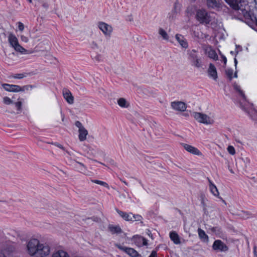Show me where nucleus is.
<instances>
[{"mask_svg": "<svg viewBox=\"0 0 257 257\" xmlns=\"http://www.w3.org/2000/svg\"><path fill=\"white\" fill-rule=\"evenodd\" d=\"M233 10L241 15L245 23L250 27L257 26V3L256 0L249 4L246 0H224Z\"/></svg>", "mask_w": 257, "mask_h": 257, "instance_id": "obj_1", "label": "nucleus"}, {"mask_svg": "<svg viewBox=\"0 0 257 257\" xmlns=\"http://www.w3.org/2000/svg\"><path fill=\"white\" fill-rule=\"evenodd\" d=\"M233 88L235 90L241 97L243 102H240V107L242 110L246 112L250 118L253 120L257 119V111L253 108L252 104H250L246 101V97L241 90V87L237 83L233 84Z\"/></svg>", "mask_w": 257, "mask_h": 257, "instance_id": "obj_2", "label": "nucleus"}, {"mask_svg": "<svg viewBox=\"0 0 257 257\" xmlns=\"http://www.w3.org/2000/svg\"><path fill=\"white\" fill-rule=\"evenodd\" d=\"M27 247L31 255L36 254L38 257L46 256L50 252V247L46 242H28Z\"/></svg>", "mask_w": 257, "mask_h": 257, "instance_id": "obj_3", "label": "nucleus"}, {"mask_svg": "<svg viewBox=\"0 0 257 257\" xmlns=\"http://www.w3.org/2000/svg\"><path fill=\"white\" fill-rule=\"evenodd\" d=\"M9 234L21 241H39L43 239L41 235L38 233L33 234L29 232L13 230Z\"/></svg>", "mask_w": 257, "mask_h": 257, "instance_id": "obj_4", "label": "nucleus"}, {"mask_svg": "<svg viewBox=\"0 0 257 257\" xmlns=\"http://www.w3.org/2000/svg\"><path fill=\"white\" fill-rule=\"evenodd\" d=\"M214 14L208 13L206 10L203 9L198 10L196 12V18L197 20L202 24L211 25L216 23V19L214 17Z\"/></svg>", "mask_w": 257, "mask_h": 257, "instance_id": "obj_5", "label": "nucleus"}, {"mask_svg": "<svg viewBox=\"0 0 257 257\" xmlns=\"http://www.w3.org/2000/svg\"><path fill=\"white\" fill-rule=\"evenodd\" d=\"M8 41L11 47H13L16 51L22 54H29L28 50L19 44L18 38L13 33H10L9 35Z\"/></svg>", "mask_w": 257, "mask_h": 257, "instance_id": "obj_6", "label": "nucleus"}, {"mask_svg": "<svg viewBox=\"0 0 257 257\" xmlns=\"http://www.w3.org/2000/svg\"><path fill=\"white\" fill-rule=\"evenodd\" d=\"M188 59L190 61L192 65L197 68H200L202 66L201 59L198 57V52L196 50L193 49L188 50L187 52Z\"/></svg>", "mask_w": 257, "mask_h": 257, "instance_id": "obj_7", "label": "nucleus"}, {"mask_svg": "<svg viewBox=\"0 0 257 257\" xmlns=\"http://www.w3.org/2000/svg\"><path fill=\"white\" fill-rule=\"evenodd\" d=\"M193 116L197 121L205 124H210L213 123L214 120L207 115L197 112H193L191 113Z\"/></svg>", "mask_w": 257, "mask_h": 257, "instance_id": "obj_8", "label": "nucleus"}, {"mask_svg": "<svg viewBox=\"0 0 257 257\" xmlns=\"http://www.w3.org/2000/svg\"><path fill=\"white\" fill-rule=\"evenodd\" d=\"M206 4L209 9H212L218 11L224 10L223 8L226 7L223 4L217 0H207Z\"/></svg>", "mask_w": 257, "mask_h": 257, "instance_id": "obj_9", "label": "nucleus"}, {"mask_svg": "<svg viewBox=\"0 0 257 257\" xmlns=\"http://www.w3.org/2000/svg\"><path fill=\"white\" fill-rule=\"evenodd\" d=\"M2 86L5 90L9 92H18L20 91H24L25 90L24 87H21L20 86L18 85L5 83L2 84Z\"/></svg>", "mask_w": 257, "mask_h": 257, "instance_id": "obj_10", "label": "nucleus"}, {"mask_svg": "<svg viewBox=\"0 0 257 257\" xmlns=\"http://www.w3.org/2000/svg\"><path fill=\"white\" fill-rule=\"evenodd\" d=\"M99 29L105 36H110L112 32V27L104 22H99L98 24Z\"/></svg>", "mask_w": 257, "mask_h": 257, "instance_id": "obj_11", "label": "nucleus"}, {"mask_svg": "<svg viewBox=\"0 0 257 257\" xmlns=\"http://www.w3.org/2000/svg\"><path fill=\"white\" fill-rule=\"evenodd\" d=\"M205 54L210 58L214 61L218 59V56L214 49L210 46H206L204 49Z\"/></svg>", "mask_w": 257, "mask_h": 257, "instance_id": "obj_12", "label": "nucleus"}, {"mask_svg": "<svg viewBox=\"0 0 257 257\" xmlns=\"http://www.w3.org/2000/svg\"><path fill=\"white\" fill-rule=\"evenodd\" d=\"M121 250H123L127 254L131 257H138L140 256L141 255L134 248L130 247H123L120 245H116Z\"/></svg>", "mask_w": 257, "mask_h": 257, "instance_id": "obj_13", "label": "nucleus"}, {"mask_svg": "<svg viewBox=\"0 0 257 257\" xmlns=\"http://www.w3.org/2000/svg\"><path fill=\"white\" fill-rule=\"evenodd\" d=\"M182 146L186 151L191 154L197 156L202 155L201 152L197 148L187 144H182Z\"/></svg>", "mask_w": 257, "mask_h": 257, "instance_id": "obj_14", "label": "nucleus"}, {"mask_svg": "<svg viewBox=\"0 0 257 257\" xmlns=\"http://www.w3.org/2000/svg\"><path fill=\"white\" fill-rule=\"evenodd\" d=\"M212 248L216 252L225 251L228 250V247L223 242H214Z\"/></svg>", "mask_w": 257, "mask_h": 257, "instance_id": "obj_15", "label": "nucleus"}, {"mask_svg": "<svg viewBox=\"0 0 257 257\" xmlns=\"http://www.w3.org/2000/svg\"><path fill=\"white\" fill-rule=\"evenodd\" d=\"M207 73L210 78H211L214 80H216L217 79L218 76L217 70L215 66L213 64H209V67L207 70Z\"/></svg>", "mask_w": 257, "mask_h": 257, "instance_id": "obj_16", "label": "nucleus"}, {"mask_svg": "<svg viewBox=\"0 0 257 257\" xmlns=\"http://www.w3.org/2000/svg\"><path fill=\"white\" fill-rule=\"evenodd\" d=\"M171 106L174 109L178 111H184L186 109V104L182 101L173 102Z\"/></svg>", "mask_w": 257, "mask_h": 257, "instance_id": "obj_17", "label": "nucleus"}, {"mask_svg": "<svg viewBox=\"0 0 257 257\" xmlns=\"http://www.w3.org/2000/svg\"><path fill=\"white\" fill-rule=\"evenodd\" d=\"M63 96L66 101L69 104H73L74 102V97L71 92L68 89L64 88L63 89Z\"/></svg>", "mask_w": 257, "mask_h": 257, "instance_id": "obj_18", "label": "nucleus"}, {"mask_svg": "<svg viewBox=\"0 0 257 257\" xmlns=\"http://www.w3.org/2000/svg\"><path fill=\"white\" fill-rule=\"evenodd\" d=\"M209 182V189L210 191V192L212 193V194L217 197L219 198H220L219 196V193L218 192V189L217 188V187L216 185L213 183L212 181L208 179Z\"/></svg>", "mask_w": 257, "mask_h": 257, "instance_id": "obj_19", "label": "nucleus"}, {"mask_svg": "<svg viewBox=\"0 0 257 257\" xmlns=\"http://www.w3.org/2000/svg\"><path fill=\"white\" fill-rule=\"evenodd\" d=\"M176 39L177 40L180 45L184 48L188 47V43L184 37L180 34H176L175 36Z\"/></svg>", "mask_w": 257, "mask_h": 257, "instance_id": "obj_20", "label": "nucleus"}, {"mask_svg": "<svg viewBox=\"0 0 257 257\" xmlns=\"http://www.w3.org/2000/svg\"><path fill=\"white\" fill-rule=\"evenodd\" d=\"M116 212L118 214L125 220L126 221H132L133 216L132 213H126L122 211H120L118 209H116Z\"/></svg>", "mask_w": 257, "mask_h": 257, "instance_id": "obj_21", "label": "nucleus"}, {"mask_svg": "<svg viewBox=\"0 0 257 257\" xmlns=\"http://www.w3.org/2000/svg\"><path fill=\"white\" fill-rule=\"evenodd\" d=\"M180 9L181 5L178 2H175L172 11V16H171V15H170L169 17V19L171 20L173 19L174 17H175V15L180 12Z\"/></svg>", "mask_w": 257, "mask_h": 257, "instance_id": "obj_22", "label": "nucleus"}, {"mask_svg": "<svg viewBox=\"0 0 257 257\" xmlns=\"http://www.w3.org/2000/svg\"><path fill=\"white\" fill-rule=\"evenodd\" d=\"M79 140L81 142L84 141L86 139L87 136L88 134V131L85 128H81L80 130H78Z\"/></svg>", "mask_w": 257, "mask_h": 257, "instance_id": "obj_23", "label": "nucleus"}, {"mask_svg": "<svg viewBox=\"0 0 257 257\" xmlns=\"http://www.w3.org/2000/svg\"><path fill=\"white\" fill-rule=\"evenodd\" d=\"M207 232L209 233H212L213 234H219L220 232V229L218 227H212L207 225L206 227Z\"/></svg>", "mask_w": 257, "mask_h": 257, "instance_id": "obj_24", "label": "nucleus"}, {"mask_svg": "<svg viewBox=\"0 0 257 257\" xmlns=\"http://www.w3.org/2000/svg\"><path fill=\"white\" fill-rule=\"evenodd\" d=\"M52 257H70V256L66 251L60 249L54 252Z\"/></svg>", "mask_w": 257, "mask_h": 257, "instance_id": "obj_25", "label": "nucleus"}, {"mask_svg": "<svg viewBox=\"0 0 257 257\" xmlns=\"http://www.w3.org/2000/svg\"><path fill=\"white\" fill-rule=\"evenodd\" d=\"M108 229L112 233H119L121 232V229L119 225H109Z\"/></svg>", "mask_w": 257, "mask_h": 257, "instance_id": "obj_26", "label": "nucleus"}, {"mask_svg": "<svg viewBox=\"0 0 257 257\" xmlns=\"http://www.w3.org/2000/svg\"><path fill=\"white\" fill-rule=\"evenodd\" d=\"M198 235L201 239L208 240V237L205 231L201 228L198 229Z\"/></svg>", "mask_w": 257, "mask_h": 257, "instance_id": "obj_27", "label": "nucleus"}, {"mask_svg": "<svg viewBox=\"0 0 257 257\" xmlns=\"http://www.w3.org/2000/svg\"><path fill=\"white\" fill-rule=\"evenodd\" d=\"M159 34L162 37V38L166 41L169 40V37L167 33L162 28H160L158 31Z\"/></svg>", "mask_w": 257, "mask_h": 257, "instance_id": "obj_28", "label": "nucleus"}, {"mask_svg": "<svg viewBox=\"0 0 257 257\" xmlns=\"http://www.w3.org/2000/svg\"><path fill=\"white\" fill-rule=\"evenodd\" d=\"M29 74L27 73L15 74L12 75L11 77L15 79H21L24 77H27Z\"/></svg>", "mask_w": 257, "mask_h": 257, "instance_id": "obj_29", "label": "nucleus"}, {"mask_svg": "<svg viewBox=\"0 0 257 257\" xmlns=\"http://www.w3.org/2000/svg\"><path fill=\"white\" fill-rule=\"evenodd\" d=\"M118 104L122 107H127L128 106L126 100L123 98H119L117 101Z\"/></svg>", "mask_w": 257, "mask_h": 257, "instance_id": "obj_30", "label": "nucleus"}, {"mask_svg": "<svg viewBox=\"0 0 257 257\" xmlns=\"http://www.w3.org/2000/svg\"><path fill=\"white\" fill-rule=\"evenodd\" d=\"M169 235L172 241H179V236L175 231L170 232Z\"/></svg>", "mask_w": 257, "mask_h": 257, "instance_id": "obj_31", "label": "nucleus"}, {"mask_svg": "<svg viewBox=\"0 0 257 257\" xmlns=\"http://www.w3.org/2000/svg\"><path fill=\"white\" fill-rule=\"evenodd\" d=\"M233 70L232 69H227L225 70V74L228 79L230 81L233 78Z\"/></svg>", "mask_w": 257, "mask_h": 257, "instance_id": "obj_32", "label": "nucleus"}, {"mask_svg": "<svg viewBox=\"0 0 257 257\" xmlns=\"http://www.w3.org/2000/svg\"><path fill=\"white\" fill-rule=\"evenodd\" d=\"M238 215L243 219H247L251 217V214L246 211H241Z\"/></svg>", "mask_w": 257, "mask_h": 257, "instance_id": "obj_33", "label": "nucleus"}, {"mask_svg": "<svg viewBox=\"0 0 257 257\" xmlns=\"http://www.w3.org/2000/svg\"><path fill=\"white\" fill-rule=\"evenodd\" d=\"M132 221H140L141 223L142 224L143 223V222L142 221L143 217L140 215H139V214L135 215V214H133V216L132 217Z\"/></svg>", "mask_w": 257, "mask_h": 257, "instance_id": "obj_34", "label": "nucleus"}, {"mask_svg": "<svg viewBox=\"0 0 257 257\" xmlns=\"http://www.w3.org/2000/svg\"><path fill=\"white\" fill-rule=\"evenodd\" d=\"M132 239L133 240V241H147V240L144 237L140 235H135L133 236Z\"/></svg>", "mask_w": 257, "mask_h": 257, "instance_id": "obj_35", "label": "nucleus"}, {"mask_svg": "<svg viewBox=\"0 0 257 257\" xmlns=\"http://www.w3.org/2000/svg\"><path fill=\"white\" fill-rule=\"evenodd\" d=\"M77 167L80 169L79 171L82 173L85 174L86 172V169L84 165L82 163L79 162H77Z\"/></svg>", "mask_w": 257, "mask_h": 257, "instance_id": "obj_36", "label": "nucleus"}, {"mask_svg": "<svg viewBox=\"0 0 257 257\" xmlns=\"http://www.w3.org/2000/svg\"><path fill=\"white\" fill-rule=\"evenodd\" d=\"M92 182L94 183H96V184L100 185L101 186H104V187H105L106 188H108V184H107L105 182H103V181H100V180H92Z\"/></svg>", "mask_w": 257, "mask_h": 257, "instance_id": "obj_37", "label": "nucleus"}, {"mask_svg": "<svg viewBox=\"0 0 257 257\" xmlns=\"http://www.w3.org/2000/svg\"><path fill=\"white\" fill-rule=\"evenodd\" d=\"M227 151L228 152V153L232 155H233L235 154V149L232 146H229L227 147Z\"/></svg>", "mask_w": 257, "mask_h": 257, "instance_id": "obj_38", "label": "nucleus"}, {"mask_svg": "<svg viewBox=\"0 0 257 257\" xmlns=\"http://www.w3.org/2000/svg\"><path fill=\"white\" fill-rule=\"evenodd\" d=\"M17 25L18 29L20 31L23 32L24 31L25 26H24V25L23 24V23H22L21 22H18L17 23Z\"/></svg>", "mask_w": 257, "mask_h": 257, "instance_id": "obj_39", "label": "nucleus"}, {"mask_svg": "<svg viewBox=\"0 0 257 257\" xmlns=\"http://www.w3.org/2000/svg\"><path fill=\"white\" fill-rule=\"evenodd\" d=\"M4 102L6 104H10L11 103H12L13 101L12 100L8 97H5L4 98Z\"/></svg>", "mask_w": 257, "mask_h": 257, "instance_id": "obj_40", "label": "nucleus"}, {"mask_svg": "<svg viewBox=\"0 0 257 257\" xmlns=\"http://www.w3.org/2000/svg\"><path fill=\"white\" fill-rule=\"evenodd\" d=\"M15 106L17 108L18 111H20L21 109L22 103L20 101H18L15 103Z\"/></svg>", "mask_w": 257, "mask_h": 257, "instance_id": "obj_41", "label": "nucleus"}, {"mask_svg": "<svg viewBox=\"0 0 257 257\" xmlns=\"http://www.w3.org/2000/svg\"><path fill=\"white\" fill-rule=\"evenodd\" d=\"M20 38H21V40L23 41V42H24L25 43H27L29 41V39L27 37L23 35H20Z\"/></svg>", "mask_w": 257, "mask_h": 257, "instance_id": "obj_42", "label": "nucleus"}, {"mask_svg": "<svg viewBox=\"0 0 257 257\" xmlns=\"http://www.w3.org/2000/svg\"><path fill=\"white\" fill-rule=\"evenodd\" d=\"M75 125H76V126H77L79 128V130H80L81 129V128H85L82 125V123L80 121H77L75 122Z\"/></svg>", "mask_w": 257, "mask_h": 257, "instance_id": "obj_43", "label": "nucleus"}, {"mask_svg": "<svg viewBox=\"0 0 257 257\" xmlns=\"http://www.w3.org/2000/svg\"><path fill=\"white\" fill-rule=\"evenodd\" d=\"M149 257H157V252L155 250L152 251Z\"/></svg>", "mask_w": 257, "mask_h": 257, "instance_id": "obj_44", "label": "nucleus"}, {"mask_svg": "<svg viewBox=\"0 0 257 257\" xmlns=\"http://www.w3.org/2000/svg\"><path fill=\"white\" fill-rule=\"evenodd\" d=\"M253 253L254 257H257V247L256 245H254L253 246Z\"/></svg>", "mask_w": 257, "mask_h": 257, "instance_id": "obj_45", "label": "nucleus"}, {"mask_svg": "<svg viewBox=\"0 0 257 257\" xmlns=\"http://www.w3.org/2000/svg\"><path fill=\"white\" fill-rule=\"evenodd\" d=\"M222 60L223 61L224 64L226 65V62H227L226 58L224 56H222Z\"/></svg>", "mask_w": 257, "mask_h": 257, "instance_id": "obj_46", "label": "nucleus"}, {"mask_svg": "<svg viewBox=\"0 0 257 257\" xmlns=\"http://www.w3.org/2000/svg\"><path fill=\"white\" fill-rule=\"evenodd\" d=\"M234 65H235V68H236V65H237V61L236 58H234Z\"/></svg>", "mask_w": 257, "mask_h": 257, "instance_id": "obj_47", "label": "nucleus"}, {"mask_svg": "<svg viewBox=\"0 0 257 257\" xmlns=\"http://www.w3.org/2000/svg\"><path fill=\"white\" fill-rule=\"evenodd\" d=\"M142 245L144 246H147L148 245V242L144 241L142 242Z\"/></svg>", "mask_w": 257, "mask_h": 257, "instance_id": "obj_48", "label": "nucleus"}, {"mask_svg": "<svg viewBox=\"0 0 257 257\" xmlns=\"http://www.w3.org/2000/svg\"><path fill=\"white\" fill-rule=\"evenodd\" d=\"M120 180H121V181L123 183H124L126 185H127V186L128 185V183H127L125 181L123 180H122V179H120Z\"/></svg>", "mask_w": 257, "mask_h": 257, "instance_id": "obj_49", "label": "nucleus"}, {"mask_svg": "<svg viewBox=\"0 0 257 257\" xmlns=\"http://www.w3.org/2000/svg\"><path fill=\"white\" fill-rule=\"evenodd\" d=\"M233 77H234V78H237V71H235V73H234V76H233Z\"/></svg>", "mask_w": 257, "mask_h": 257, "instance_id": "obj_50", "label": "nucleus"}, {"mask_svg": "<svg viewBox=\"0 0 257 257\" xmlns=\"http://www.w3.org/2000/svg\"><path fill=\"white\" fill-rule=\"evenodd\" d=\"M43 7L46 8H47L48 7V5L47 4H43Z\"/></svg>", "mask_w": 257, "mask_h": 257, "instance_id": "obj_51", "label": "nucleus"}, {"mask_svg": "<svg viewBox=\"0 0 257 257\" xmlns=\"http://www.w3.org/2000/svg\"><path fill=\"white\" fill-rule=\"evenodd\" d=\"M58 147L60 148L63 149V147L61 145H58Z\"/></svg>", "mask_w": 257, "mask_h": 257, "instance_id": "obj_52", "label": "nucleus"}, {"mask_svg": "<svg viewBox=\"0 0 257 257\" xmlns=\"http://www.w3.org/2000/svg\"><path fill=\"white\" fill-rule=\"evenodd\" d=\"M175 244H179L181 242H178V241H176V242H174Z\"/></svg>", "mask_w": 257, "mask_h": 257, "instance_id": "obj_53", "label": "nucleus"}, {"mask_svg": "<svg viewBox=\"0 0 257 257\" xmlns=\"http://www.w3.org/2000/svg\"><path fill=\"white\" fill-rule=\"evenodd\" d=\"M29 3H31L32 2V0H27Z\"/></svg>", "mask_w": 257, "mask_h": 257, "instance_id": "obj_54", "label": "nucleus"}, {"mask_svg": "<svg viewBox=\"0 0 257 257\" xmlns=\"http://www.w3.org/2000/svg\"><path fill=\"white\" fill-rule=\"evenodd\" d=\"M137 242V243H138L137 244V245H139V243H140V242L138 241V242Z\"/></svg>", "mask_w": 257, "mask_h": 257, "instance_id": "obj_55", "label": "nucleus"}, {"mask_svg": "<svg viewBox=\"0 0 257 257\" xmlns=\"http://www.w3.org/2000/svg\"><path fill=\"white\" fill-rule=\"evenodd\" d=\"M215 241H220V240H215Z\"/></svg>", "mask_w": 257, "mask_h": 257, "instance_id": "obj_56", "label": "nucleus"}]
</instances>
